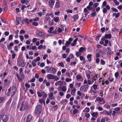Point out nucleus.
I'll return each instance as SVG.
<instances>
[{"label":"nucleus","mask_w":122,"mask_h":122,"mask_svg":"<svg viewBox=\"0 0 122 122\" xmlns=\"http://www.w3.org/2000/svg\"><path fill=\"white\" fill-rule=\"evenodd\" d=\"M45 20L46 23L48 25H52L53 24V21L50 17H46L45 19Z\"/></svg>","instance_id":"f257e3e1"},{"label":"nucleus","mask_w":122,"mask_h":122,"mask_svg":"<svg viewBox=\"0 0 122 122\" xmlns=\"http://www.w3.org/2000/svg\"><path fill=\"white\" fill-rule=\"evenodd\" d=\"M89 87L88 85H83L81 87L80 90L82 92H86L87 90L89 88Z\"/></svg>","instance_id":"f03ea898"},{"label":"nucleus","mask_w":122,"mask_h":122,"mask_svg":"<svg viewBox=\"0 0 122 122\" xmlns=\"http://www.w3.org/2000/svg\"><path fill=\"white\" fill-rule=\"evenodd\" d=\"M0 119L4 122H7L9 119V117L6 115L2 113L0 115Z\"/></svg>","instance_id":"7ed1b4c3"},{"label":"nucleus","mask_w":122,"mask_h":122,"mask_svg":"<svg viewBox=\"0 0 122 122\" xmlns=\"http://www.w3.org/2000/svg\"><path fill=\"white\" fill-rule=\"evenodd\" d=\"M42 107L40 105H38L36 106L35 109V112L38 114H40L42 112Z\"/></svg>","instance_id":"20e7f679"},{"label":"nucleus","mask_w":122,"mask_h":122,"mask_svg":"<svg viewBox=\"0 0 122 122\" xmlns=\"http://www.w3.org/2000/svg\"><path fill=\"white\" fill-rule=\"evenodd\" d=\"M17 88L15 86L12 87L11 88V92L13 93L11 95V98H12L16 94L17 91Z\"/></svg>","instance_id":"39448f33"},{"label":"nucleus","mask_w":122,"mask_h":122,"mask_svg":"<svg viewBox=\"0 0 122 122\" xmlns=\"http://www.w3.org/2000/svg\"><path fill=\"white\" fill-rule=\"evenodd\" d=\"M36 33L38 36L42 37H44L45 36L44 33L43 32L40 31H36Z\"/></svg>","instance_id":"423d86ee"},{"label":"nucleus","mask_w":122,"mask_h":122,"mask_svg":"<svg viewBox=\"0 0 122 122\" xmlns=\"http://www.w3.org/2000/svg\"><path fill=\"white\" fill-rule=\"evenodd\" d=\"M32 116L30 114L27 117L26 119H24V122H30L32 119Z\"/></svg>","instance_id":"0eeeda50"},{"label":"nucleus","mask_w":122,"mask_h":122,"mask_svg":"<svg viewBox=\"0 0 122 122\" xmlns=\"http://www.w3.org/2000/svg\"><path fill=\"white\" fill-rule=\"evenodd\" d=\"M110 8V6L108 5L106 6V8H103L102 10V12L104 14H106L107 13V10H109Z\"/></svg>","instance_id":"6e6552de"},{"label":"nucleus","mask_w":122,"mask_h":122,"mask_svg":"<svg viewBox=\"0 0 122 122\" xmlns=\"http://www.w3.org/2000/svg\"><path fill=\"white\" fill-rule=\"evenodd\" d=\"M26 107L23 104H22L21 105L20 110V111H22L26 109Z\"/></svg>","instance_id":"1a4fd4ad"},{"label":"nucleus","mask_w":122,"mask_h":122,"mask_svg":"<svg viewBox=\"0 0 122 122\" xmlns=\"http://www.w3.org/2000/svg\"><path fill=\"white\" fill-rule=\"evenodd\" d=\"M21 18L20 17H17L16 18V20L17 23L16 24L17 25H18L20 24V22L21 20Z\"/></svg>","instance_id":"9d476101"},{"label":"nucleus","mask_w":122,"mask_h":122,"mask_svg":"<svg viewBox=\"0 0 122 122\" xmlns=\"http://www.w3.org/2000/svg\"><path fill=\"white\" fill-rule=\"evenodd\" d=\"M49 98L51 100L54 99V97H53V93L52 92H50L48 94Z\"/></svg>","instance_id":"9b49d317"},{"label":"nucleus","mask_w":122,"mask_h":122,"mask_svg":"<svg viewBox=\"0 0 122 122\" xmlns=\"http://www.w3.org/2000/svg\"><path fill=\"white\" fill-rule=\"evenodd\" d=\"M55 75L51 74H49L47 75V77L48 78L50 79H54Z\"/></svg>","instance_id":"f8f14e48"},{"label":"nucleus","mask_w":122,"mask_h":122,"mask_svg":"<svg viewBox=\"0 0 122 122\" xmlns=\"http://www.w3.org/2000/svg\"><path fill=\"white\" fill-rule=\"evenodd\" d=\"M45 68L46 70L47 71V73H51V67L49 68V66H47L45 67Z\"/></svg>","instance_id":"ddd939ff"},{"label":"nucleus","mask_w":122,"mask_h":122,"mask_svg":"<svg viewBox=\"0 0 122 122\" xmlns=\"http://www.w3.org/2000/svg\"><path fill=\"white\" fill-rule=\"evenodd\" d=\"M60 1L59 0H56L55 6L56 8H59L60 7Z\"/></svg>","instance_id":"4468645a"},{"label":"nucleus","mask_w":122,"mask_h":122,"mask_svg":"<svg viewBox=\"0 0 122 122\" xmlns=\"http://www.w3.org/2000/svg\"><path fill=\"white\" fill-rule=\"evenodd\" d=\"M79 15L78 14H76L73 16V18L74 19V21H76L79 18Z\"/></svg>","instance_id":"2eb2a0df"},{"label":"nucleus","mask_w":122,"mask_h":122,"mask_svg":"<svg viewBox=\"0 0 122 122\" xmlns=\"http://www.w3.org/2000/svg\"><path fill=\"white\" fill-rule=\"evenodd\" d=\"M105 37L106 39H110L112 37V35L110 34H106L105 35Z\"/></svg>","instance_id":"dca6fc26"},{"label":"nucleus","mask_w":122,"mask_h":122,"mask_svg":"<svg viewBox=\"0 0 122 122\" xmlns=\"http://www.w3.org/2000/svg\"><path fill=\"white\" fill-rule=\"evenodd\" d=\"M56 69L53 67H51V73L53 74H55L56 72Z\"/></svg>","instance_id":"f3484780"},{"label":"nucleus","mask_w":122,"mask_h":122,"mask_svg":"<svg viewBox=\"0 0 122 122\" xmlns=\"http://www.w3.org/2000/svg\"><path fill=\"white\" fill-rule=\"evenodd\" d=\"M107 49L108 50L107 53L109 55H112L113 54V52L111 50L110 48L109 47H107Z\"/></svg>","instance_id":"a211bd4d"},{"label":"nucleus","mask_w":122,"mask_h":122,"mask_svg":"<svg viewBox=\"0 0 122 122\" xmlns=\"http://www.w3.org/2000/svg\"><path fill=\"white\" fill-rule=\"evenodd\" d=\"M16 76L17 77L20 82H21L23 81L22 78L19 75L18 73H17L16 74Z\"/></svg>","instance_id":"6ab92c4d"},{"label":"nucleus","mask_w":122,"mask_h":122,"mask_svg":"<svg viewBox=\"0 0 122 122\" xmlns=\"http://www.w3.org/2000/svg\"><path fill=\"white\" fill-rule=\"evenodd\" d=\"M85 48L83 47H81L79 50V51L80 52L82 53L84 51H85Z\"/></svg>","instance_id":"aec40b11"},{"label":"nucleus","mask_w":122,"mask_h":122,"mask_svg":"<svg viewBox=\"0 0 122 122\" xmlns=\"http://www.w3.org/2000/svg\"><path fill=\"white\" fill-rule=\"evenodd\" d=\"M48 3L49 5L51 7V6L53 5H54L55 2L52 0H51L49 1Z\"/></svg>","instance_id":"412c9836"},{"label":"nucleus","mask_w":122,"mask_h":122,"mask_svg":"<svg viewBox=\"0 0 122 122\" xmlns=\"http://www.w3.org/2000/svg\"><path fill=\"white\" fill-rule=\"evenodd\" d=\"M112 15L113 16H115V17L116 18H117L120 16V13L119 12H118L117 13H114Z\"/></svg>","instance_id":"4be33fe9"},{"label":"nucleus","mask_w":122,"mask_h":122,"mask_svg":"<svg viewBox=\"0 0 122 122\" xmlns=\"http://www.w3.org/2000/svg\"><path fill=\"white\" fill-rule=\"evenodd\" d=\"M11 87H10L8 89V92L7 94L5 93V94L8 96H10L11 94ZM6 91H5V93H6Z\"/></svg>","instance_id":"5701e85b"},{"label":"nucleus","mask_w":122,"mask_h":122,"mask_svg":"<svg viewBox=\"0 0 122 122\" xmlns=\"http://www.w3.org/2000/svg\"><path fill=\"white\" fill-rule=\"evenodd\" d=\"M98 113L97 112H93L91 114L94 117H96V118Z\"/></svg>","instance_id":"b1692460"},{"label":"nucleus","mask_w":122,"mask_h":122,"mask_svg":"<svg viewBox=\"0 0 122 122\" xmlns=\"http://www.w3.org/2000/svg\"><path fill=\"white\" fill-rule=\"evenodd\" d=\"M92 56V55L91 54H89L87 55V58L88 59V60L89 61H91Z\"/></svg>","instance_id":"393cba45"},{"label":"nucleus","mask_w":122,"mask_h":122,"mask_svg":"<svg viewBox=\"0 0 122 122\" xmlns=\"http://www.w3.org/2000/svg\"><path fill=\"white\" fill-rule=\"evenodd\" d=\"M98 76L99 77L100 76L98 74L95 75V76H94L93 77V79L95 81H96L98 78Z\"/></svg>","instance_id":"a878e982"},{"label":"nucleus","mask_w":122,"mask_h":122,"mask_svg":"<svg viewBox=\"0 0 122 122\" xmlns=\"http://www.w3.org/2000/svg\"><path fill=\"white\" fill-rule=\"evenodd\" d=\"M81 83L80 82L78 83L77 82H76L75 83V86L76 87H79L81 86Z\"/></svg>","instance_id":"bb28decb"},{"label":"nucleus","mask_w":122,"mask_h":122,"mask_svg":"<svg viewBox=\"0 0 122 122\" xmlns=\"http://www.w3.org/2000/svg\"><path fill=\"white\" fill-rule=\"evenodd\" d=\"M97 101L101 102L103 100V98H101L99 97H97L96 99Z\"/></svg>","instance_id":"cd10ccee"},{"label":"nucleus","mask_w":122,"mask_h":122,"mask_svg":"<svg viewBox=\"0 0 122 122\" xmlns=\"http://www.w3.org/2000/svg\"><path fill=\"white\" fill-rule=\"evenodd\" d=\"M103 106L105 108L107 109H108L110 107V105L107 104H105Z\"/></svg>","instance_id":"c85d7f7f"},{"label":"nucleus","mask_w":122,"mask_h":122,"mask_svg":"<svg viewBox=\"0 0 122 122\" xmlns=\"http://www.w3.org/2000/svg\"><path fill=\"white\" fill-rule=\"evenodd\" d=\"M107 2L105 1H104L102 3V5L101 8H102L103 7L106 6L107 5Z\"/></svg>","instance_id":"c756f323"},{"label":"nucleus","mask_w":122,"mask_h":122,"mask_svg":"<svg viewBox=\"0 0 122 122\" xmlns=\"http://www.w3.org/2000/svg\"><path fill=\"white\" fill-rule=\"evenodd\" d=\"M44 118L41 117L39 118V119L38 122H44Z\"/></svg>","instance_id":"7c9ffc66"},{"label":"nucleus","mask_w":122,"mask_h":122,"mask_svg":"<svg viewBox=\"0 0 122 122\" xmlns=\"http://www.w3.org/2000/svg\"><path fill=\"white\" fill-rule=\"evenodd\" d=\"M76 91V89L75 88H74L71 91V94L73 95H75V93Z\"/></svg>","instance_id":"2f4dec72"},{"label":"nucleus","mask_w":122,"mask_h":122,"mask_svg":"<svg viewBox=\"0 0 122 122\" xmlns=\"http://www.w3.org/2000/svg\"><path fill=\"white\" fill-rule=\"evenodd\" d=\"M109 41L108 40H106L105 41V43L103 45V46H106L108 44V43Z\"/></svg>","instance_id":"473e14b6"},{"label":"nucleus","mask_w":122,"mask_h":122,"mask_svg":"<svg viewBox=\"0 0 122 122\" xmlns=\"http://www.w3.org/2000/svg\"><path fill=\"white\" fill-rule=\"evenodd\" d=\"M37 62H35V61H34V59L33 61H32L31 62V64L33 65V67H35L36 65V63Z\"/></svg>","instance_id":"72a5a7b5"},{"label":"nucleus","mask_w":122,"mask_h":122,"mask_svg":"<svg viewBox=\"0 0 122 122\" xmlns=\"http://www.w3.org/2000/svg\"><path fill=\"white\" fill-rule=\"evenodd\" d=\"M92 87L95 90H96L97 88V85L95 84H94L92 86Z\"/></svg>","instance_id":"f704fd0d"},{"label":"nucleus","mask_w":122,"mask_h":122,"mask_svg":"<svg viewBox=\"0 0 122 122\" xmlns=\"http://www.w3.org/2000/svg\"><path fill=\"white\" fill-rule=\"evenodd\" d=\"M23 20L24 22H25L27 24H28L29 23V21L28 19L27 18L24 19Z\"/></svg>","instance_id":"c9c22d12"},{"label":"nucleus","mask_w":122,"mask_h":122,"mask_svg":"<svg viewBox=\"0 0 122 122\" xmlns=\"http://www.w3.org/2000/svg\"><path fill=\"white\" fill-rule=\"evenodd\" d=\"M104 113L107 115H109L110 116H111V115L110 114L109 112L107 111L104 110L103 111Z\"/></svg>","instance_id":"e433bc0d"},{"label":"nucleus","mask_w":122,"mask_h":122,"mask_svg":"<svg viewBox=\"0 0 122 122\" xmlns=\"http://www.w3.org/2000/svg\"><path fill=\"white\" fill-rule=\"evenodd\" d=\"M82 76L78 74L76 77V78L78 80H80L81 77Z\"/></svg>","instance_id":"4c0bfd02"},{"label":"nucleus","mask_w":122,"mask_h":122,"mask_svg":"<svg viewBox=\"0 0 122 122\" xmlns=\"http://www.w3.org/2000/svg\"><path fill=\"white\" fill-rule=\"evenodd\" d=\"M99 5V3H94L93 5V7L95 9L97 8L98 6Z\"/></svg>","instance_id":"58836bf2"},{"label":"nucleus","mask_w":122,"mask_h":122,"mask_svg":"<svg viewBox=\"0 0 122 122\" xmlns=\"http://www.w3.org/2000/svg\"><path fill=\"white\" fill-rule=\"evenodd\" d=\"M81 54V53H80V52H77L76 53V56L77 57H79V56H80Z\"/></svg>","instance_id":"ea45409f"},{"label":"nucleus","mask_w":122,"mask_h":122,"mask_svg":"<svg viewBox=\"0 0 122 122\" xmlns=\"http://www.w3.org/2000/svg\"><path fill=\"white\" fill-rule=\"evenodd\" d=\"M58 64L60 66H61L63 67H65L64 65L62 62L59 63Z\"/></svg>","instance_id":"a19ab883"},{"label":"nucleus","mask_w":122,"mask_h":122,"mask_svg":"<svg viewBox=\"0 0 122 122\" xmlns=\"http://www.w3.org/2000/svg\"><path fill=\"white\" fill-rule=\"evenodd\" d=\"M97 15V14L96 12H93L91 14V16L92 17H93L96 16Z\"/></svg>","instance_id":"79ce46f5"},{"label":"nucleus","mask_w":122,"mask_h":122,"mask_svg":"<svg viewBox=\"0 0 122 122\" xmlns=\"http://www.w3.org/2000/svg\"><path fill=\"white\" fill-rule=\"evenodd\" d=\"M3 7L7 6V2L5 0H4L3 1Z\"/></svg>","instance_id":"37998d69"},{"label":"nucleus","mask_w":122,"mask_h":122,"mask_svg":"<svg viewBox=\"0 0 122 122\" xmlns=\"http://www.w3.org/2000/svg\"><path fill=\"white\" fill-rule=\"evenodd\" d=\"M111 9L113 11H114L115 12H117L118 11V10L117 9L114 8H112Z\"/></svg>","instance_id":"c03bdc74"},{"label":"nucleus","mask_w":122,"mask_h":122,"mask_svg":"<svg viewBox=\"0 0 122 122\" xmlns=\"http://www.w3.org/2000/svg\"><path fill=\"white\" fill-rule=\"evenodd\" d=\"M54 20L55 22H57L59 20V18L58 17H56L54 18Z\"/></svg>","instance_id":"a18cd8bd"},{"label":"nucleus","mask_w":122,"mask_h":122,"mask_svg":"<svg viewBox=\"0 0 122 122\" xmlns=\"http://www.w3.org/2000/svg\"><path fill=\"white\" fill-rule=\"evenodd\" d=\"M84 111L85 112H88L90 111V109L89 107H86L85 108Z\"/></svg>","instance_id":"49530a36"},{"label":"nucleus","mask_w":122,"mask_h":122,"mask_svg":"<svg viewBox=\"0 0 122 122\" xmlns=\"http://www.w3.org/2000/svg\"><path fill=\"white\" fill-rule=\"evenodd\" d=\"M0 19L3 22L5 23H7V21L6 20L2 18H1Z\"/></svg>","instance_id":"de8ad7c7"},{"label":"nucleus","mask_w":122,"mask_h":122,"mask_svg":"<svg viewBox=\"0 0 122 122\" xmlns=\"http://www.w3.org/2000/svg\"><path fill=\"white\" fill-rule=\"evenodd\" d=\"M25 64L24 62H22L20 65V66H21L22 67H24L25 66Z\"/></svg>","instance_id":"09e8293b"},{"label":"nucleus","mask_w":122,"mask_h":122,"mask_svg":"<svg viewBox=\"0 0 122 122\" xmlns=\"http://www.w3.org/2000/svg\"><path fill=\"white\" fill-rule=\"evenodd\" d=\"M37 93L38 94V96L39 97H41L42 95V93H40L39 92H37Z\"/></svg>","instance_id":"8fccbe9b"},{"label":"nucleus","mask_w":122,"mask_h":122,"mask_svg":"<svg viewBox=\"0 0 122 122\" xmlns=\"http://www.w3.org/2000/svg\"><path fill=\"white\" fill-rule=\"evenodd\" d=\"M40 60V57H38L36 58V59H34V61L35 62H37V61H39Z\"/></svg>","instance_id":"3c124183"},{"label":"nucleus","mask_w":122,"mask_h":122,"mask_svg":"<svg viewBox=\"0 0 122 122\" xmlns=\"http://www.w3.org/2000/svg\"><path fill=\"white\" fill-rule=\"evenodd\" d=\"M36 80V79L35 78H33L29 81H28V82H34Z\"/></svg>","instance_id":"603ef678"},{"label":"nucleus","mask_w":122,"mask_h":122,"mask_svg":"<svg viewBox=\"0 0 122 122\" xmlns=\"http://www.w3.org/2000/svg\"><path fill=\"white\" fill-rule=\"evenodd\" d=\"M13 35H10L9 36V40H12L13 39Z\"/></svg>","instance_id":"864d4df0"},{"label":"nucleus","mask_w":122,"mask_h":122,"mask_svg":"<svg viewBox=\"0 0 122 122\" xmlns=\"http://www.w3.org/2000/svg\"><path fill=\"white\" fill-rule=\"evenodd\" d=\"M71 43V42L70 41H67L65 44V45L66 47H68Z\"/></svg>","instance_id":"5fc2aeb1"},{"label":"nucleus","mask_w":122,"mask_h":122,"mask_svg":"<svg viewBox=\"0 0 122 122\" xmlns=\"http://www.w3.org/2000/svg\"><path fill=\"white\" fill-rule=\"evenodd\" d=\"M119 97V95L116 92L115 93V95L114 97L115 98H118Z\"/></svg>","instance_id":"6e6d98bb"},{"label":"nucleus","mask_w":122,"mask_h":122,"mask_svg":"<svg viewBox=\"0 0 122 122\" xmlns=\"http://www.w3.org/2000/svg\"><path fill=\"white\" fill-rule=\"evenodd\" d=\"M32 25L34 26H36L38 25V23L36 22H32Z\"/></svg>","instance_id":"4d7b16f0"},{"label":"nucleus","mask_w":122,"mask_h":122,"mask_svg":"<svg viewBox=\"0 0 122 122\" xmlns=\"http://www.w3.org/2000/svg\"><path fill=\"white\" fill-rule=\"evenodd\" d=\"M11 101L12 99L10 98L7 102L6 104L7 105H9L11 102Z\"/></svg>","instance_id":"13d9d810"},{"label":"nucleus","mask_w":122,"mask_h":122,"mask_svg":"<svg viewBox=\"0 0 122 122\" xmlns=\"http://www.w3.org/2000/svg\"><path fill=\"white\" fill-rule=\"evenodd\" d=\"M3 8L4 12H6L7 10V6H4Z\"/></svg>","instance_id":"bf43d9fd"},{"label":"nucleus","mask_w":122,"mask_h":122,"mask_svg":"<svg viewBox=\"0 0 122 122\" xmlns=\"http://www.w3.org/2000/svg\"><path fill=\"white\" fill-rule=\"evenodd\" d=\"M4 97H0V103H2L4 101Z\"/></svg>","instance_id":"052dcab7"},{"label":"nucleus","mask_w":122,"mask_h":122,"mask_svg":"<svg viewBox=\"0 0 122 122\" xmlns=\"http://www.w3.org/2000/svg\"><path fill=\"white\" fill-rule=\"evenodd\" d=\"M78 111V110H77L76 109H75L73 110V113L74 114H75L77 113V112Z\"/></svg>","instance_id":"680f3d73"},{"label":"nucleus","mask_w":122,"mask_h":122,"mask_svg":"<svg viewBox=\"0 0 122 122\" xmlns=\"http://www.w3.org/2000/svg\"><path fill=\"white\" fill-rule=\"evenodd\" d=\"M87 81V83L86 85H92V83L91 81L89 80H88Z\"/></svg>","instance_id":"e2e57ef3"},{"label":"nucleus","mask_w":122,"mask_h":122,"mask_svg":"<svg viewBox=\"0 0 122 122\" xmlns=\"http://www.w3.org/2000/svg\"><path fill=\"white\" fill-rule=\"evenodd\" d=\"M19 37L21 41H22L24 40V37L22 35H20Z\"/></svg>","instance_id":"0e129e2a"},{"label":"nucleus","mask_w":122,"mask_h":122,"mask_svg":"<svg viewBox=\"0 0 122 122\" xmlns=\"http://www.w3.org/2000/svg\"><path fill=\"white\" fill-rule=\"evenodd\" d=\"M101 62L102 65H104L105 64V62L103 59H101L100 61Z\"/></svg>","instance_id":"69168bd1"},{"label":"nucleus","mask_w":122,"mask_h":122,"mask_svg":"<svg viewBox=\"0 0 122 122\" xmlns=\"http://www.w3.org/2000/svg\"><path fill=\"white\" fill-rule=\"evenodd\" d=\"M87 8L90 10H92L93 9L92 7H91V6L88 5L87 6Z\"/></svg>","instance_id":"338daca9"},{"label":"nucleus","mask_w":122,"mask_h":122,"mask_svg":"<svg viewBox=\"0 0 122 122\" xmlns=\"http://www.w3.org/2000/svg\"><path fill=\"white\" fill-rule=\"evenodd\" d=\"M105 30V27H103L101 28V30L102 32L103 33L104 32Z\"/></svg>","instance_id":"774afa93"}]
</instances>
